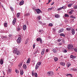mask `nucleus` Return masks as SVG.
Returning <instances> with one entry per match:
<instances>
[{
    "label": "nucleus",
    "instance_id": "1",
    "mask_svg": "<svg viewBox=\"0 0 77 77\" xmlns=\"http://www.w3.org/2000/svg\"><path fill=\"white\" fill-rule=\"evenodd\" d=\"M67 48L70 51L74 49V46L72 45L69 44L67 45Z\"/></svg>",
    "mask_w": 77,
    "mask_h": 77
},
{
    "label": "nucleus",
    "instance_id": "2",
    "mask_svg": "<svg viewBox=\"0 0 77 77\" xmlns=\"http://www.w3.org/2000/svg\"><path fill=\"white\" fill-rule=\"evenodd\" d=\"M32 77H33V76H35V77H38V74H37V73H34V70L32 71Z\"/></svg>",
    "mask_w": 77,
    "mask_h": 77
},
{
    "label": "nucleus",
    "instance_id": "3",
    "mask_svg": "<svg viewBox=\"0 0 77 77\" xmlns=\"http://www.w3.org/2000/svg\"><path fill=\"white\" fill-rule=\"evenodd\" d=\"M48 75L50 76H52V75H54V73H53V72L50 71L48 72Z\"/></svg>",
    "mask_w": 77,
    "mask_h": 77
},
{
    "label": "nucleus",
    "instance_id": "4",
    "mask_svg": "<svg viewBox=\"0 0 77 77\" xmlns=\"http://www.w3.org/2000/svg\"><path fill=\"white\" fill-rule=\"evenodd\" d=\"M36 41H37V42H38V41H40V43L41 44H42V40L41 38H38L36 39Z\"/></svg>",
    "mask_w": 77,
    "mask_h": 77
},
{
    "label": "nucleus",
    "instance_id": "5",
    "mask_svg": "<svg viewBox=\"0 0 77 77\" xmlns=\"http://www.w3.org/2000/svg\"><path fill=\"white\" fill-rule=\"evenodd\" d=\"M17 42L18 44H20L21 42V39L20 37H19L17 40Z\"/></svg>",
    "mask_w": 77,
    "mask_h": 77
},
{
    "label": "nucleus",
    "instance_id": "6",
    "mask_svg": "<svg viewBox=\"0 0 77 77\" xmlns=\"http://www.w3.org/2000/svg\"><path fill=\"white\" fill-rule=\"evenodd\" d=\"M35 11H36L37 13L38 14H40V12H41V10L39 9H36L35 10Z\"/></svg>",
    "mask_w": 77,
    "mask_h": 77
},
{
    "label": "nucleus",
    "instance_id": "7",
    "mask_svg": "<svg viewBox=\"0 0 77 77\" xmlns=\"http://www.w3.org/2000/svg\"><path fill=\"white\" fill-rule=\"evenodd\" d=\"M55 17L57 18H59L60 17V15H59L58 14H55Z\"/></svg>",
    "mask_w": 77,
    "mask_h": 77
},
{
    "label": "nucleus",
    "instance_id": "8",
    "mask_svg": "<svg viewBox=\"0 0 77 77\" xmlns=\"http://www.w3.org/2000/svg\"><path fill=\"white\" fill-rule=\"evenodd\" d=\"M20 75H23V74H24V72H23V69H20Z\"/></svg>",
    "mask_w": 77,
    "mask_h": 77
},
{
    "label": "nucleus",
    "instance_id": "9",
    "mask_svg": "<svg viewBox=\"0 0 77 77\" xmlns=\"http://www.w3.org/2000/svg\"><path fill=\"white\" fill-rule=\"evenodd\" d=\"M24 1H22L21 2H20L19 5L20 6H21V5H24Z\"/></svg>",
    "mask_w": 77,
    "mask_h": 77
},
{
    "label": "nucleus",
    "instance_id": "10",
    "mask_svg": "<svg viewBox=\"0 0 77 77\" xmlns=\"http://www.w3.org/2000/svg\"><path fill=\"white\" fill-rule=\"evenodd\" d=\"M66 65L67 68H69V66L71 65V63H70L68 62L66 64Z\"/></svg>",
    "mask_w": 77,
    "mask_h": 77
},
{
    "label": "nucleus",
    "instance_id": "11",
    "mask_svg": "<svg viewBox=\"0 0 77 77\" xmlns=\"http://www.w3.org/2000/svg\"><path fill=\"white\" fill-rule=\"evenodd\" d=\"M72 35H74L75 34V30H74V29H72Z\"/></svg>",
    "mask_w": 77,
    "mask_h": 77
},
{
    "label": "nucleus",
    "instance_id": "12",
    "mask_svg": "<svg viewBox=\"0 0 77 77\" xmlns=\"http://www.w3.org/2000/svg\"><path fill=\"white\" fill-rule=\"evenodd\" d=\"M70 69L72 71H77V69L75 68H71Z\"/></svg>",
    "mask_w": 77,
    "mask_h": 77
},
{
    "label": "nucleus",
    "instance_id": "13",
    "mask_svg": "<svg viewBox=\"0 0 77 77\" xmlns=\"http://www.w3.org/2000/svg\"><path fill=\"white\" fill-rule=\"evenodd\" d=\"M15 22H16V19L14 18L12 22L13 25H14L15 24Z\"/></svg>",
    "mask_w": 77,
    "mask_h": 77
},
{
    "label": "nucleus",
    "instance_id": "14",
    "mask_svg": "<svg viewBox=\"0 0 77 77\" xmlns=\"http://www.w3.org/2000/svg\"><path fill=\"white\" fill-rule=\"evenodd\" d=\"M26 25H24L23 26V29L24 30H26Z\"/></svg>",
    "mask_w": 77,
    "mask_h": 77
},
{
    "label": "nucleus",
    "instance_id": "15",
    "mask_svg": "<svg viewBox=\"0 0 77 77\" xmlns=\"http://www.w3.org/2000/svg\"><path fill=\"white\" fill-rule=\"evenodd\" d=\"M17 51L18 50H17V48H15L13 51L14 53L15 54Z\"/></svg>",
    "mask_w": 77,
    "mask_h": 77
},
{
    "label": "nucleus",
    "instance_id": "16",
    "mask_svg": "<svg viewBox=\"0 0 77 77\" xmlns=\"http://www.w3.org/2000/svg\"><path fill=\"white\" fill-rule=\"evenodd\" d=\"M63 29H61L59 31L58 33H61V32H63Z\"/></svg>",
    "mask_w": 77,
    "mask_h": 77
},
{
    "label": "nucleus",
    "instance_id": "17",
    "mask_svg": "<svg viewBox=\"0 0 77 77\" xmlns=\"http://www.w3.org/2000/svg\"><path fill=\"white\" fill-rule=\"evenodd\" d=\"M60 64L61 65H62V66H64L65 63L63 62H60Z\"/></svg>",
    "mask_w": 77,
    "mask_h": 77
},
{
    "label": "nucleus",
    "instance_id": "18",
    "mask_svg": "<svg viewBox=\"0 0 77 77\" xmlns=\"http://www.w3.org/2000/svg\"><path fill=\"white\" fill-rule=\"evenodd\" d=\"M23 68L24 69H26V68H27V66H26V65L24 64L23 65Z\"/></svg>",
    "mask_w": 77,
    "mask_h": 77
},
{
    "label": "nucleus",
    "instance_id": "19",
    "mask_svg": "<svg viewBox=\"0 0 77 77\" xmlns=\"http://www.w3.org/2000/svg\"><path fill=\"white\" fill-rule=\"evenodd\" d=\"M0 62L1 65H3V60L2 59H1L0 60Z\"/></svg>",
    "mask_w": 77,
    "mask_h": 77
},
{
    "label": "nucleus",
    "instance_id": "20",
    "mask_svg": "<svg viewBox=\"0 0 77 77\" xmlns=\"http://www.w3.org/2000/svg\"><path fill=\"white\" fill-rule=\"evenodd\" d=\"M59 59H58V57H55L54 58V60L55 61V62H57L58 60Z\"/></svg>",
    "mask_w": 77,
    "mask_h": 77
},
{
    "label": "nucleus",
    "instance_id": "21",
    "mask_svg": "<svg viewBox=\"0 0 77 77\" xmlns=\"http://www.w3.org/2000/svg\"><path fill=\"white\" fill-rule=\"evenodd\" d=\"M17 18H20V13H17Z\"/></svg>",
    "mask_w": 77,
    "mask_h": 77
},
{
    "label": "nucleus",
    "instance_id": "22",
    "mask_svg": "<svg viewBox=\"0 0 77 77\" xmlns=\"http://www.w3.org/2000/svg\"><path fill=\"white\" fill-rule=\"evenodd\" d=\"M45 51V49H43L42 51L41 52V54L43 55L44 54V52Z\"/></svg>",
    "mask_w": 77,
    "mask_h": 77
},
{
    "label": "nucleus",
    "instance_id": "23",
    "mask_svg": "<svg viewBox=\"0 0 77 77\" xmlns=\"http://www.w3.org/2000/svg\"><path fill=\"white\" fill-rule=\"evenodd\" d=\"M30 58H28V60L26 62L27 63H30Z\"/></svg>",
    "mask_w": 77,
    "mask_h": 77
},
{
    "label": "nucleus",
    "instance_id": "24",
    "mask_svg": "<svg viewBox=\"0 0 77 77\" xmlns=\"http://www.w3.org/2000/svg\"><path fill=\"white\" fill-rule=\"evenodd\" d=\"M15 54H17V55H19V54H20V52L19 51H17L15 53Z\"/></svg>",
    "mask_w": 77,
    "mask_h": 77
},
{
    "label": "nucleus",
    "instance_id": "25",
    "mask_svg": "<svg viewBox=\"0 0 77 77\" xmlns=\"http://www.w3.org/2000/svg\"><path fill=\"white\" fill-rule=\"evenodd\" d=\"M66 29L68 31H69L70 30H71V27L67 28H66Z\"/></svg>",
    "mask_w": 77,
    "mask_h": 77
},
{
    "label": "nucleus",
    "instance_id": "26",
    "mask_svg": "<svg viewBox=\"0 0 77 77\" xmlns=\"http://www.w3.org/2000/svg\"><path fill=\"white\" fill-rule=\"evenodd\" d=\"M74 12V11L71 10L70 12H69V13L70 15H71V14H72V12Z\"/></svg>",
    "mask_w": 77,
    "mask_h": 77
},
{
    "label": "nucleus",
    "instance_id": "27",
    "mask_svg": "<svg viewBox=\"0 0 77 77\" xmlns=\"http://www.w3.org/2000/svg\"><path fill=\"white\" fill-rule=\"evenodd\" d=\"M4 26L5 27H6L8 26V23H4Z\"/></svg>",
    "mask_w": 77,
    "mask_h": 77
},
{
    "label": "nucleus",
    "instance_id": "28",
    "mask_svg": "<svg viewBox=\"0 0 77 77\" xmlns=\"http://www.w3.org/2000/svg\"><path fill=\"white\" fill-rule=\"evenodd\" d=\"M38 68H39V66H38V65L36 64L35 66V69H38Z\"/></svg>",
    "mask_w": 77,
    "mask_h": 77
},
{
    "label": "nucleus",
    "instance_id": "29",
    "mask_svg": "<svg viewBox=\"0 0 77 77\" xmlns=\"http://www.w3.org/2000/svg\"><path fill=\"white\" fill-rule=\"evenodd\" d=\"M70 58H71L72 59H74V58H75V56L72 55H71L70 56Z\"/></svg>",
    "mask_w": 77,
    "mask_h": 77
},
{
    "label": "nucleus",
    "instance_id": "30",
    "mask_svg": "<svg viewBox=\"0 0 77 77\" xmlns=\"http://www.w3.org/2000/svg\"><path fill=\"white\" fill-rule=\"evenodd\" d=\"M60 35L61 36H64V37H65V35H64L63 34V33L60 34Z\"/></svg>",
    "mask_w": 77,
    "mask_h": 77
},
{
    "label": "nucleus",
    "instance_id": "31",
    "mask_svg": "<svg viewBox=\"0 0 77 77\" xmlns=\"http://www.w3.org/2000/svg\"><path fill=\"white\" fill-rule=\"evenodd\" d=\"M2 39H6L7 38V37L6 36H3L2 37Z\"/></svg>",
    "mask_w": 77,
    "mask_h": 77
},
{
    "label": "nucleus",
    "instance_id": "32",
    "mask_svg": "<svg viewBox=\"0 0 77 77\" xmlns=\"http://www.w3.org/2000/svg\"><path fill=\"white\" fill-rule=\"evenodd\" d=\"M64 17H69V15L67 14H65Z\"/></svg>",
    "mask_w": 77,
    "mask_h": 77
},
{
    "label": "nucleus",
    "instance_id": "33",
    "mask_svg": "<svg viewBox=\"0 0 77 77\" xmlns=\"http://www.w3.org/2000/svg\"><path fill=\"white\" fill-rule=\"evenodd\" d=\"M21 66H22V63H20L19 65V66L20 67V68L21 67Z\"/></svg>",
    "mask_w": 77,
    "mask_h": 77
},
{
    "label": "nucleus",
    "instance_id": "34",
    "mask_svg": "<svg viewBox=\"0 0 77 77\" xmlns=\"http://www.w3.org/2000/svg\"><path fill=\"white\" fill-rule=\"evenodd\" d=\"M10 9H11V11H14V8H12V7H11Z\"/></svg>",
    "mask_w": 77,
    "mask_h": 77
},
{
    "label": "nucleus",
    "instance_id": "35",
    "mask_svg": "<svg viewBox=\"0 0 77 77\" xmlns=\"http://www.w3.org/2000/svg\"><path fill=\"white\" fill-rule=\"evenodd\" d=\"M39 32H44V30H43L42 29H41V30H39Z\"/></svg>",
    "mask_w": 77,
    "mask_h": 77
},
{
    "label": "nucleus",
    "instance_id": "36",
    "mask_svg": "<svg viewBox=\"0 0 77 77\" xmlns=\"http://www.w3.org/2000/svg\"><path fill=\"white\" fill-rule=\"evenodd\" d=\"M72 4H69L68 5V7L69 8H70V7H71V6H72Z\"/></svg>",
    "mask_w": 77,
    "mask_h": 77
},
{
    "label": "nucleus",
    "instance_id": "37",
    "mask_svg": "<svg viewBox=\"0 0 77 77\" xmlns=\"http://www.w3.org/2000/svg\"><path fill=\"white\" fill-rule=\"evenodd\" d=\"M41 62H39L38 63H37V65H41Z\"/></svg>",
    "mask_w": 77,
    "mask_h": 77
},
{
    "label": "nucleus",
    "instance_id": "38",
    "mask_svg": "<svg viewBox=\"0 0 77 77\" xmlns=\"http://www.w3.org/2000/svg\"><path fill=\"white\" fill-rule=\"evenodd\" d=\"M72 18H74V19H75V17L73 16L72 15L70 17Z\"/></svg>",
    "mask_w": 77,
    "mask_h": 77
},
{
    "label": "nucleus",
    "instance_id": "39",
    "mask_svg": "<svg viewBox=\"0 0 77 77\" xmlns=\"http://www.w3.org/2000/svg\"><path fill=\"white\" fill-rule=\"evenodd\" d=\"M73 7L74 9H77V5H74Z\"/></svg>",
    "mask_w": 77,
    "mask_h": 77
},
{
    "label": "nucleus",
    "instance_id": "40",
    "mask_svg": "<svg viewBox=\"0 0 77 77\" xmlns=\"http://www.w3.org/2000/svg\"><path fill=\"white\" fill-rule=\"evenodd\" d=\"M27 43H28V41L26 40L25 42V44H27Z\"/></svg>",
    "mask_w": 77,
    "mask_h": 77
},
{
    "label": "nucleus",
    "instance_id": "41",
    "mask_svg": "<svg viewBox=\"0 0 77 77\" xmlns=\"http://www.w3.org/2000/svg\"><path fill=\"white\" fill-rule=\"evenodd\" d=\"M15 72L17 73H19V71H18V70L16 69L15 70Z\"/></svg>",
    "mask_w": 77,
    "mask_h": 77
},
{
    "label": "nucleus",
    "instance_id": "42",
    "mask_svg": "<svg viewBox=\"0 0 77 77\" xmlns=\"http://www.w3.org/2000/svg\"><path fill=\"white\" fill-rule=\"evenodd\" d=\"M49 26H53V24L52 23H49Z\"/></svg>",
    "mask_w": 77,
    "mask_h": 77
},
{
    "label": "nucleus",
    "instance_id": "43",
    "mask_svg": "<svg viewBox=\"0 0 77 77\" xmlns=\"http://www.w3.org/2000/svg\"><path fill=\"white\" fill-rule=\"evenodd\" d=\"M38 20H41V17L40 16H38Z\"/></svg>",
    "mask_w": 77,
    "mask_h": 77
},
{
    "label": "nucleus",
    "instance_id": "44",
    "mask_svg": "<svg viewBox=\"0 0 77 77\" xmlns=\"http://www.w3.org/2000/svg\"><path fill=\"white\" fill-rule=\"evenodd\" d=\"M57 41H58V42H60V41H61V39H58L57 40Z\"/></svg>",
    "mask_w": 77,
    "mask_h": 77
},
{
    "label": "nucleus",
    "instance_id": "45",
    "mask_svg": "<svg viewBox=\"0 0 77 77\" xmlns=\"http://www.w3.org/2000/svg\"><path fill=\"white\" fill-rule=\"evenodd\" d=\"M11 71H12V69H9L8 70V72H11Z\"/></svg>",
    "mask_w": 77,
    "mask_h": 77
},
{
    "label": "nucleus",
    "instance_id": "46",
    "mask_svg": "<svg viewBox=\"0 0 77 77\" xmlns=\"http://www.w3.org/2000/svg\"><path fill=\"white\" fill-rule=\"evenodd\" d=\"M33 49H34V48H35V44H33Z\"/></svg>",
    "mask_w": 77,
    "mask_h": 77
},
{
    "label": "nucleus",
    "instance_id": "47",
    "mask_svg": "<svg viewBox=\"0 0 77 77\" xmlns=\"http://www.w3.org/2000/svg\"><path fill=\"white\" fill-rule=\"evenodd\" d=\"M53 51L54 53H56V50L53 49Z\"/></svg>",
    "mask_w": 77,
    "mask_h": 77
},
{
    "label": "nucleus",
    "instance_id": "48",
    "mask_svg": "<svg viewBox=\"0 0 77 77\" xmlns=\"http://www.w3.org/2000/svg\"><path fill=\"white\" fill-rule=\"evenodd\" d=\"M20 30V28H17V31H19V30Z\"/></svg>",
    "mask_w": 77,
    "mask_h": 77
},
{
    "label": "nucleus",
    "instance_id": "49",
    "mask_svg": "<svg viewBox=\"0 0 77 77\" xmlns=\"http://www.w3.org/2000/svg\"><path fill=\"white\" fill-rule=\"evenodd\" d=\"M37 53H38V52L36 51L33 54H37Z\"/></svg>",
    "mask_w": 77,
    "mask_h": 77
},
{
    "label": "nucleus",
    "instance_id": "50",
    "mask_svg": "<svg viewBox=\"0 0 77 77\" xmlns=\"http://www.w3.org/2000/svg\"><path fill=\"white\" fill-rule=\"evenodd\" d=\"M38 22L41 24H42V22H41V21H39Z\"/></svg>",
    "mask_w": 77,
    "mask_h": 77
},
{
    "label": "nucleus",
    "instance_id": "51",
    "mask_svg": "<svg viewBox=\"0 0 77 77\" xmlns=\"http://www.w3.org/2000/svg\"><path fill=\"white\" fill-rule=\"evenodd\" d=\"M74 51H76V52H77V49L76 48H75L74 50Z\"/></svg>",
    "mask_w": 77,
    "mask_h": 77
},
{
    "label": "nucleus",
    "instance_id": "52",
    "mask_svg": "<svg viewBox=\"0 0 77 77\" xmlns=\"http://www.w3.org/2000/svg\"><path fill=\"white\" fill-rule=\"evenodd\" d=\"M64 53H66L67 52V51H66V50H65L64 51H63Z\"/></svg>",
    "mask_w": 77,
    "mask_h": 77
},
{
    "label": "nucleus",
    "instance_id": "53",
    "mask_svg": "<svg viewBox=\"0 0 77 77\" xmlns=\"http://www.w3.org/2000/svg\"><path fill=\"white\" fill-rule=\"evenodd\" d=\"M69 76H71V77H72V75L71 74H69Z\"/></svg>",
    "mask_w": 77,
    "mask_h": 77
},
{
    "label": "nucleus",
    "instance_id": "54",
    "mask_svg": "<svg viewBox=\"0 0 77 77\" xmlns=\"http://www.w3.org/2000/svg\"><path fill=\"white\" fill-rule=\"evenodd\" d=\"M63 9H66L65 7V6H63L62 7Z\"/></svg>",
    "mask_w": 77,
    "mask_h": 77
},
{
    "label": "nucleus",
    "instance_id": "55",
    "mask_svg": "<svg viewBox=\"0 0 77 77\" xmlns=\"http://www.w3.org/2000/svg\"><path fill=\"white\" fill-rule=\"evenodd\" d=\"M46 52H48V49H46Z\"/></svg>",
    "mask_w": 77,
    "mask_h": 77
},
{
    "label": "nucleus",
    "instance_id": "56",
    "mask_svg": "<svg viewBox=\"0 0 77 77\" xmlns=\"http://www.w3.org/2000/svg\"><path fill=\"white\" fill-rule=\"evenodd\" d=\"M54 2H52V3L51 4V5H54Z\"/></svg>",
    "mask_w": 77,
    "mask_h": 77
},
{
    "label": "nucleus",
    "instance_id": "57",
    "mask_svg": "<svg viewBox=\"0 0 77 77\" xmlns=\"http://www.w3.org/2000/svg\"><path fill=\"white\" fill-rule=\"evenodd\" d=\"M9 37H11L12 36V35H9Z\"/></svg>",
    "mask_w": 77,
    "mask_h": 77
},
{
    "label": "nucleus",
    "instance_id": "58",
    "mask_svg": "<svg viewBox=\"0 0 77 77\" xmlns=\"http://www.w3.org/2000/svg\"><path fill=\"white\" fill-rule=\"evenodd\" d=\"M66 76H67V77L69 76V74H67L66 75Z\"/></svg>",
    "mask_w": 77,
    "mask_h": 77
},
{
    "label": "nucleus",
    "instance_id": "59",
    "mask_svg": "<svg viewBox=\"0 0 77 77\" xmlns=\"http://www.w3.org/2000/svg\"><path fill=\"white\" fill-rule=\"evenodd\" d=\"M2 7V4L0 3V8Z\"/></svg>",
    "mask_w": 77,
    "mask_h": 77
},
{
    "label": "nucleus",
    "instance_id": "60",
    "mask_svg": "<svg viewBox=\"0 0 77 77\" xmlns=\"http://www.w3.org/2000/svg\"><path fill=\"white\" fill-rule=\"evenodd\" d=\"M48 2H49V3H50V2H51V0H49Z\"/></svg>",
    "mask_w": 77,
    "mask_h": 77
},
{
    "label": "nucleus",
    "instance_id": "61",
    "mask_svg": "<svg viewBox=\"0 0 77 77\" xmlns=\"http://www.w3.org/2000/svg\"><path fill=\"white\" fill-rule=\"evenodd\" d=\"M59 10H61V9H62V8H59Z\"/></svg>",
    "mask_w": 77,
    "mask_h": 77
},
{
    "label": "nucleus",
    "instance_id": "62",
    "mask_svg": "<svg viewBox=\"0 0 77 77\" xmlns=\"http://www.w3.org/2000/svg\"><path fill=\"white\" fill-rule=\"evenodd\" d=\"M48 9H49L50 10H51V8H48Z\"/></svg>",
    "mask_w": 77,
    "mask_h": 77
},
{
    "label": "nucleus",
    "instance_id": "63",
    "mask_svg": "<svg viewBox=\"0 0 77 77\" xmlns=\"http://www.w3.org/2000/svg\"><path fill=\"white\" fill-rule=\"evenodd\" d=\"M53 9V8H51V9Z\"/></svg>",
    "mask_w": 77,
    "mask_h": 77
},
{
    "label": "nucleus",
    "instance_id": "64",
    "mask_svg": "<svg viewBox=\"0 0 77 77\" xmlns=\"http://www.w3.org/2000/svg\"><path fill=\"white\" fill-rule=\"evenodd\" d=\"M48 3H46V5H48Z\"/></svg>",
    "mask_w": 77,
    "mask_h": 77
}]
</instances>
